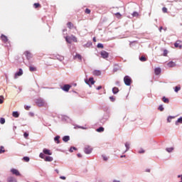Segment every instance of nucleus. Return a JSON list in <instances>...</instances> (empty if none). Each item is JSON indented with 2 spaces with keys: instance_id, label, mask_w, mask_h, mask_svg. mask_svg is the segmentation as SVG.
I'll list each match as a JSON object with an SVG mask.
<instances>
[{
  "instance_id": "obj_24",
  "label": "nucleus",
  "mask_w": 182,
  "mask_h": 182,
  "mask_svg": "<svg viewBox=\"0 0 182 182\" xmlns=\"http://www.w3.org/2000/svg\"><path fill=\"white\" fill-rule=\"evenodd\" d=\"M29 70H30V72H36V68L33 67V66H30Z\"/></svg>"
},
{
  "instance_id": "obj_50",
  "label": "nucleus",
  "mask_w": 182,
  "mask_h": 182,
  "mask_svg": "<svg viewBox=\"0 0 182 182\" xmlns=\"http://www.w3.org/2000/svg\"><path fill=\"white\" fill-rule=\"evenodd\" d=\"M73 150L77 151V148H76V147H70V152H73Z\"/></svg>"
},
{
  "instance_id": "obj_39",
  "label": "nucleus",
  "mask_w": 182,
  "mask_h": 182,
  "mask_svg": "<svg viewBox=\"0 0 182 182\" xmlns=\"http://www.w3.org/2000/svg\"><path fill=\"white\" fill-rule=\"evenodd\" d=\"M104 131V128L103 127H100L98 129H97V132H102Z\"/></svg>"
},
{
  "instance_id": "obj_58",
  "label": "nucleus",
  "mask_w": 182,
  "mask_h": 182,
  "mask_svg": "<svg viewBox=\"0 0 182 182\" xmlns=\"http://www.w3.org/2000/svg\"><path fill=\"white\" fill-rule=\"evenodd\" d=\"M139 154H144V149H141L140 151H139Z\"/></svg>"
},
{
  "instance_id": "obj_3",
  "label": "nucleus",
  "mask_w": 182,
  "mask_h": 182,
  "mask_svg": "<svg viewBox=\"0 0 182 182\" xmlns=\"http://www.w3.org/2000/svg\"><path fill=\"white\" fill-rule=\"evenodd\" d=\"M36 104L39 107H42V106H45V100H43L42 98H38V99L36 100Z\"/></svg>"
},
{
  "instance_id": "obj_54",
  "label": "nucleus",
  "mask_w": 182,
  "mask_h": 182,
  "mask_svg": "<svg viewBox=\"0 0 182 182\" xmlns=\"http://www.w3.org/2000/svg\"><path fill=\"white\" fill-rule=\"evenodd\" d=\"M12 114H19V112H18V111H14Z\"/></svg>"
},
{
  "instance_id": "obj_33",
  "label": "nucleus",
  "mask_w": 182,
  "mask_h": 182,
  "mask_svg": "<svg viewBox=\"0 0 182 182\" xmlns=\"http://www.w3.org/2000/svg\"><path fill=\"white\" fill-rule=\"evenodd\" d=\"M23 161H26V162H29V161H30V158L28 157V156H24V157L23 158Z\"/></svg>"
},
{
  "instance_id": "obj_62",
  "label": "nucleus",
  "mask_w": 182,
  "mask_h": 182,
  "mask_svg": "<svg viewBox=\"0 0 182 182\" xmlns=\"http://www.w3.org/2000/svg\"><path fill=\"white\" fill-rule=\"evenodd\" d=\"M178 178H181V181L180 182H182V175H178Z\"/></svg>"
},
{
  "instance_id": "obj_32",
  "label": "nucleus",
  "mask_w": 182,
  "mask_h": 182,
  "mask_svg": "<svg viewBox=\"0 0 182 182\" xmlns=\"http://www.w3.org/2000/svg\"><path fill=\"white\" fill-rule=\"evenodd\" d=\"M71 41L73 42H77V38H76L75 36H71Z\"/></svg>"
},
{
  "instance_id": "obj_55",
  "label": "nucleus",
  "mask_w": 182,
  "mask_h": 182,
  "mask_svg": "<svg viewBox=\"0 0 182 182\" xmlns=\"http://www.w3.org/2000/svg\"><path fill=\"white\" fill-rule=\"evenodd\" d=\"M115 84L117 86H120V81H116Z\"/></svg>"
},
{
  "instance_id": "obj_19",
  "label": "nucleus",
  "mask_w": 182,
  "mask_h": 182,
  "mask_svg": "<svg viewBox=\"0 0 182 182\" xmlns=\"http://www.w3.org/2000/svg\"><path fill=\"white\" fill-rule=\"evenodd\" d=\"M92 45V41H87V43L83 45V48H90Z\"/></svg>"
},
{
  "instance_id": "obj_10",
  "label": "nucleus",
  "mask_w": 182,
  "mask_h": 182,
  "mask_svg": "<svg viewBox=\"0 0 182 182\" xmlns=\"http://www.w3.org/2000/svg\"><path fill=\"white\" fill-rule=\"evenodd\" d=\"M181 41H176V42L174 43L175 48H179V49H181L182 46H181Z\"/></svg>"
},
{
  "instance_id": "obj_17",
  "label": "nucleus",
  "mask_w": 182,
  "mask_h": 182,
  "mask_svg": "<svg viewBox=\"0 0 182 182\" xmlns=\"http://www.w3.org/2000/svg\"><path fill=\"white\" fill-rule=\"evenodd\" d=\"M167 65L168 66V68H174V66H176V63L170 61L167 63Z\"/></svg>"
},
{
  "instance_id": "obj_35",
  "label": "nucleus",
  "mask_w": 182,
  "mask_h": 182,
  "mask_svg": "<svg viewBox=\"0 0 182 182\" xmlns=\"http://www.w3.org/2000/svg\"><path fill=\"white\" fill-rule=\"evenodd\" d=\"M158 110H160V112H163L164 110V107H163L162 105H159L158 107Z\"/></svg>"
},
{
  "instance_id": "obj_4",
  "label": "nucleus",
  "mask_w": 182,
  "mask_h": 182,
  "mask_svg": "<svg viewBox=\"0 0 182 182\" xmlns=\"http://www.w3.org/2000/svg\"><path fill=\"white\" fill-rule=\"evenodd\" d=\"M23 75V70L22 68H19L18 71L16 72L14 75V79H18L19 76H22Z\"/></svg>"
},
{
  "instance_id": "obj_64",
  "label": "nucleus",
  "mask_w": 182,
  "mask_h": 182,
  "mask_svg": "<svg viewBox=\"0 0 182 182\" xmlns=\"http://www.w3.org/2000/svg\"><path fill=\"white\" fill-rule=\"evenodd\" d=\"M92 41H93V42H96V37H94Z\"/></svg>"
},
{
  "instance_id": "obj_38",
  "label": "nucleus",
  "mask_w": 182,
  "mask_h": 182,
  "mask_svg": "<svg viewBox=\"0 0 182 182\" xmlns=\"http://www.w3.org/2000/svg\"><path fill=\"white\" fill-rule=\"evenodd\" d=\"M75 58H77L80 60H82V55L80 54H76Z\"/></svg>"
},
{
  "instance_id": "obj_34",
  "label": "nucleus",
  "mask_w": 182,
  "mask_h": 182,
  "mask_svg": "<svg viewBox=\"0 0 182 182\" xmlns=\"http://www.w3.org/2000/svg\"><path fill=\"white\" fill-rule=\"evenodd\" d=\"M5 123H6L5 118H3V117L0 118V124H4Z\"/></svg>"
},
{
  "instance_id": "obj_53",
  "label": "nucleus",
  "mask_w": 182,
  "mask_h": 182,
  "mask_svg": "<svg viewBox=\"0 0 182 182\" xmlns=\"http://www.w3.org/2000/svg\"><path fill=\"white\" fill-rule=\"evenodd\" d=\"M85 14H90V9H85Z\"/></svg>"
},
{
  "instance_id": "obj_41",
  "label": "nucleus",
  "mask_w": 182,
  "mask_h": 182,
  "mask_svg": "<svg viewBox=\"0 0 182 182\" xmlns=\"http://www.w3.org/2000/svg\"><path fill=\"white\" fill-rule=\"evenodd\" d=\"M117 70H119V68H117V67H114V68H113V73H116V72H117Z\"/></svg>"
},
{
  "instance_id": "obj_9",
  "label": "nucleus",
  "mask_w": 182,
  "mask_h": 182,
  "mask_svg": "<svg viewBox=\"0 0 182 182\" xmlns=\"http://www.w3.org/2000/svg\"><path fill=\"white\" fill-rule=\"evenodd\" d=\"M93 75L94 76H101L102 75V71L99 70H95L93 71Z\"/></svg>"
},
{
  "instance_id": "obj_25",
  "label": "nucleus",
  "mask_w": 182,
  "mask_h": 182,
  "mask_svg": "<svg viewBox=\"0 0 182 182\" xmlns=\"http://www.w3.org/2000/svg\"><path fill=\"white\" fill-rule=\"evenodd\" d=\"M8 182H17V181H16V179H15L14 178L10 177V178H9V179H8Z\"/></svg>"
},
{
  "instance_id": "obj_21",
  "label": "nucleus",
  "mask_w": 182,
  "mask_h": 182,
  "mask_svg": "<svg viewBox=\"0 0 182 182\" xmlns=\"http://www.w3.org/2000/svg\"><path fill=\"white\" fill-rule=\"evenodd\" d=\"M179 90H181V87H180V85H177L174 87V92L176 93H178Z\"/></svg>"
},
{
  "instance_id": "obj_37",
  "label": "nucleus",
  "mask_w": 182,
  "mask_h": 182,
  "mask_svg": "<svg viewBox=\"0 0 182 182\" xmlns=\"http://www.w3.org/2000/svg\"><path fill=\"white\" fill-rule=\"evenodd\" d=\"M33 6H34V8H36V9L39 8V6H41V4H39V3H35V4H33Z\"/></svg>"
},
{
  "instance_id": "obj_14",
  "label": "nucleus",
  "mask_w": 182,
  "mask_h": 182,
  "mask_svg": "<svg viewBox=\"0 0 182 182\" xmlns=\"http://www.w3.org/2000/svg\"><path fill=\"white\" fill-rule=\"evenodd\" d=\"M1 41H3V42H4L5 43L8 42V37L6 36L1 34Z\"/></svg>"
},
{
  "instance_id": "obj_36",
  "label": "nucleus",
  "mask_w": 182,
  "mask_h": 182,
  "mask_svg": "<svg viewBox=\"0 0 182 182\" xmlns=\"http://www.w3.org/2000/svg\"><path fill=\"white\" fill-rule=\"evenodd\" d=\"M5 148L4 146L0 147V154L5 153Z\"/></svg>"
},
{
  "instance_id": "obj_5",
  "label": "nucleus",
  "mask_w": 182,
  "mask_h": 182,
  "mask_svg": "<svg viewBox=\"0 0 182 182\" xmlns=\"http://www.w3.org/2000/svg\"><path fill=\"white\" fill-rule=\"evenodd\" d=\"M70 87H72V85L65 84L63 87H61V89L63 90V92H69V90H70Z\"/></svg>"
},
{
  "instance_id": "obj_8",
  "label": "nucleus",
  "mask_w": 182,
  "mask_h": 182,
  "mask_svg": "<svg viewBox=\"0 0 182 182\" xmlns=\"http://www.w3.org/2000/svg\"><path fill=\"white\" fill-rule=\"evenodd\" d=\"M43 151L44 155H48V156H52L53 155V152L48 149H43Z\"/></svg>"
},
{
  "instance_id": "obj_15",
  "label": "nucleus",
  "mask_w": 182,
  "mask_h": 182,
  "mask_svg": "<svg viewBox=\"0 0 182 182\" xmlns=\"http://www.w3.org/2000/svg\"><path fill=\"white\" fill-rule=\"evenodd\" d=\"M119 92V90L118 87H114L112 88V93H113V95H117Z\"/></svg>"
},
{
  "instance_id": "obj_57",
  "label": "nucleus",
  "mask_w": 182,
  "mask_h": 182,
  "mask_svg": "<svg viewBox=\"0 0 182 182\" xmlns=\"http://www.w3.org/2000/svg\"><path fill=\"white\" fill-rule=\"evenodd\" d=\"M102 157H103V160H104L105 161H107L108 160L107 157H106V156H102Z\"/></svg>"
},
{
  "instance_id": "obj_22",
  "label": "nucleus",
  "mask_w": 182,
  "mask_h": 182,
  "mask_svg": "<svg viewBox=\"0 0 182 182\" xmlns=\"http://www.w3.org/2000/svg\"><path fill=\"white\" fill-rule=\"evenodd\" d=\"M162 101L164 102V103H166V104L170 103V100H168V98L166 97H162Z\"/></svg>"
},
{
  "instance_id": "obj_6",
  "label": "nucleus",
  "mask_w": 182,
  "mask_h": 182,
  "mask_svg": "<svg viewBox=\"0 0 182 182\" xmlns=\"http://www.w3.org/2000/svg\"><path fill=\"white\" fill-rule=\"evenodd\" d=\"M95 82V79L93 78V77H90L88 80H85V83L87 85H88V86H90L91 85H93Z\"/></svg>"
},
{
  "instance_id": "obj_44",
  "label": "nucleus",
  "mask_w": 182,
  "mask_h": 182,
  "mask_svg": "<svg viewBox=\"0 0 182 182\" xmlns=\"http://www.w3.org/2000/svg\"><path fill=\"white\" fill-rule=\"evenodd\" d=\"M166 151H167L168 152L171 153V151H173V148H167V149H166Z\"/></svg>"
},
{
  "instance_id": "obj_29",
  "label": "nucleus",
  "mask_w": 182,
  "mask_h": 182,
  "mask_svg": "<svg viewBox=\"0 0 182 182\" xmlns=\"http://www.w3.org/2000/svg\"><path fill=\"white\" fill-rule=\"evenodd\" d=\"M60 136H56L55 137V141H56V143L58 144H60Z\"/></svg>"
},
{
  "instance_id": "obj_52",
  "label": "nucleus",
  "mask_w": 182,
  "mask_h": 182,
  "mask_svg": "<svg viewBox=\"0 0 182 182\" xmlns=\"http://www.w3.org/2000/svg\"><path fill=\"white\" fill-rule=\"evenodd\" d=\"M174 117H168V122H171V119H173Z\"/></svg>"
},
{
  "instance_id": "obj_45",
  "label": "nucleus",
  "mask_w": 182,
  "mask_h": 182,
  "mask_svg": "<svg viewBox=\"0 0 182 182\" xmlns=\"http://www.w3.org/2000/svg\"><path fill=\"white\" fill-rule=\"evenodd\" d=\"M176 123L182 124V117L177 119Z\"/></svg>"
},
{
  "instance_id": "obj_63",
  "label": "nucleus",
  "mask_w": 182,
  "mask_h": 182,
  "mask_svg": "<svg viewBox=\"0 0 182 182\" xmlns=\"http://www.w3.org/2000/svg\"><path fill=\"white\" fill-rule=\"evenodd\" d=\"M161 31H163V26H161V27L159 28V31L161 32Z\"/></svg>"
},
{
  "instance_id": "obj_30",
  "label": "nucleus",
  "mask_w": 182,
  "mask_h": 182,
  "mask_svg": "<svg viewBox=\"0 0 182 182\" xmlns=\"http://www.w3.org/2000/svg\"><path fill=\"white\" fill-rule=\"evenodd\" d=\"M139 60H141V62H146V60H147V58H146V57L144 56H141L139 57Z\"/></svg>"
},
{
  "instance_id": "obj_56",
  "label": "nucleus",
  "mask_w": 182,
  "mask_h": 182,
  "mask_svg": "<svg viewBox=\"0 0 182 182\" xmlns=\"http://www.w3.org/2000/svg\"><path fill=\"white\" fill-rule=\"evenodd\" d=\"M17 92L18 93H21V92H22V87H19L18 90Z\"/></svg>"
},
{
  "instance_id": "obj_11",
  "label": "nucleus",
  "mask_w": 182,
  "mask_h": 182,
  "mask_svg": "<svg viewBox=\"0 0 182 182\" xmlns=\"http://www.w3.org/2000/svg\"><path fill=\"white\" fill-rule=\"evenodd\" d=\"M11 172L13 173V174L16 175V176H20V173H19L18 170H17V169H11Z\"/></svg>"
},
{
  "instance_id": "obj_49",
  "label": "nucleus",
  "mask_w": 182,
  "mask_h": 182,
  "mask_svg": "<svg viewBox=\"0 0 182 182\" xmlns=\"http://www.w3.org/2000/svg\"><path fill=\"white\" fill-rule=\"evenodd\" d=\"M162 11L164 12V14H166V12H167V8L163 7V8H162Z\"/></svg>"
},
{
  "instance_id": "obj_23",
  "label": "nucleus",
  "mask_w": 182,
  "mask_h": 182,
  "mask_svg": "<svg viewBox=\"0 0 182 182\" xmlns=\"http://www.w3.org/2000/svg\"><path fill=\"white\" fill-rule=\"evenodd\" d=\"M70 137H69V136H65L63 138V141H64V142H67V141H70Z\"/></svg>"
},
{
  "instance_id": "obj_7",
  "label": "nucleus",
  "mask_w": 182,
  "mask_h": 182,
  "mask_svg": "<svg viewBox=\"0 0 182 182\" xmlns=\"http://www.w3.org/2000/svg\"><path fill=\"white\" fill-rule=\"evenodd\" d=\"M100 55L103 59H107V58H109V53L106 50L101 51Z\"/></svg>"
},
{
  "instance_id": "obj_61",
  "label": "nucleus",
  "mask_w": 182,
  "mask_h": 182,
  "mask_svg": "<svg viewBox=\"0 0 182 182\" xmlns=\"http://www.w3.org/2000/svg\"><path fill=\"white\" fill-rule=\"evenodd\" d=\"M60 178H61L62 180H65V179H66V177H65V176H60Z\"/></svg>"
},
{
  "instance_id": "obj_59",
  "label": "nucleus",
  "mask_w": 182,
  "mask_h": 182,
  "mask_svg": "<svg viewBox=\"0 0 182 182\" xmlns=\"http://www.w3.org/2000/svg\"><path fill=\"white\" fill-rule=\"evenodd\" d=\"M102 89V85H100L97 87V90H100Z\"/></svg>"
},
{
  "instance_id": "obj_28",
  "label": "nucleus",
  "mask_w": 182,
  "mask_h": 182,
  "mask_svg": "<svg viewBox=\"0 0 182 182\" xmlns=\"http://www.w3.org/2000/svg\"><path fill=\"white\" fill-rule=\"evenodd\" d=\"M132 17H133V18H136V17L139 16V13H138L137 11H134V12L132 14Z\"/></svg>"
},
{
  "instance_id": "obj_40",
  "label": "nucleus",
  "mask_w": 182,
  "mask_h": 182,
  "mask_svg": "<svg viewBox=\"0 0 182 182\" xmlns=\"http://www.w3.org/2000/svg\"><path fill=\"white\" fill-rule=\"evenodd\" d=\"M109 100L111 102H116V98L114 96L109 97Z\"/></svg>"
},
{
  "instance_id": "obj_48",
  "label": "nucleus",
  "mask_w": 182,
  "mask_h": 182,
  "mask_svg": "<svg viewBox=\"0 0 182 182\" xmlns=\"http://www.w3.org/2000/svg\"><path fill=\"white\" fill-rule=\"evenodd\" d=\"M167 53H168V51L166 49H165L164 50V56H167Z\"/></svg>"
},
{
  "instance_id": "obj_47",
  "label": "nucleus",
  "mask_w": 182,
  "mask_h": 182,
  "mask_svg": "<svg viewBox=\"0 0 182 182\" xmlns=\"http://www.w3.org/2000/svg\"><path fill=\"white\" fill-rule=\"evenodd\" d=\"M125 146H126V148H127V151H129L130 144L129 143H126Z\"/></svg>"
},
{
  "instance_id": "obj_26",
  "label": "nucleus",
  "mask_w": 182,
  "mask_h": 182,
  "mask_svg": "<svg viewBox=\"0 0 182 182\" xmlns=\"http://www.w3.org/2000/svg\"><path fill=\"white\" fill-rule=\"evenodd\" d=\"M97 48H98V49H103V48H105V46H103L102 43H99L97 45Z\"/></svg>"
},
{
  "instance_id": "obj_20",
  "label": "nucleus",
  "mask_w": 182,
  "mask_h": 182,
  "mask_svg": "<svg viewBox=\"0 0 182 182\" xmlns=\"http://www.w3.org/2000/svg\"><path fill=\"white\" fill-rule=\"evenodd\" d=\"M65 41L67 43H72V37L70 36H66Z\"/></svg>"
},
{
  "instance_id": "obj_2",
  "label": "nucleus",
  "mask_w": 182,
  "mask_h": 182,
  "mask_svg": "<svg viewBox=\"0 0 182 182\" xmlns=\"http://www.w3.org/2000/svg\"><path fill=\"white\" fill-rule=\"evenodd\" d=\"M39 157L41 159H44L45 161H49V162L53 161V157H51V156H46L43 153L40 154Z\"/></svg>"
},
{
  "instance_id": "obj_27",
  "label": "nucleus",
  "mask_w": 182,
  "mask_h": 182,
  "mask_svg": "<svg viewBox=\"0 0 182 182\" xmlns=\"http://www.w3.org/2000/svg\"><path fill=\"white\" fill-rule=\"evenodd\" d=\"M67 26L69 28V29H72V28H73V23H72V22H68L67 23Z\"/></svg>"
},
{
  "instance_id": "obj_13",
  "label": "nucleus",
  "mask_w": 182,
  "mask_h": 182,
  "mask_svg": "<svg viewBox=\"0 0 182 182\" xmlns=\"http://www.w3.org/2000/svg\"><path fill=\"white\" fill-rule=\"evenodd\" d=\"M85 152L86 154H90L92 152V148H90V146H86L85 148Z\"/></svg>"
},
{
  "instance_id": "obj_60",
  "label": "nucleus",
  "mask_w": 182,
  "mask_h": 182,
  "mask_svg": "<svg viewBox=\"0 0 182 182\" xmlns=\"http://www.w3.org/2000/svg\"><path fill=\"white\" fill-rule=\"evenodd\" d=\"M15 118H18L19 117V114H14L13 115Z\"/></svg>"
},
{
  "instance_id": "obj_31",
  "label": "nucleus",
  "mask_w": 182,
  "mask_h": 182,
  "mask_svg": "<svg viewBox=\"0 0 182 182\" xmlns=\"http://www.w3.org/2000/svg\"><path fill=\"white\" fill-rule=\"evenodd\" d=\"M4 100H5V97H4V95H0V105H2V103H4Z\"/></svg>"
},
{
  "instance_id": "obj_42",
  "label": "nucleus",
  "mask_w": 182,
  "mask_h": 182,
  "mask_svg": "<svg viewBox=\"0 0 182 182\" xmlns=\"http://www.w3.org/2000/svg\"><path fill=\"white\" fill-rule=\"evenodd\" d=\"M115 15H116L117 18H122V14H120L119 12L116 13Z\"/></svg>"
},
{
  "instance_id": "obj_12",
  "label": "nucleus",
  "mask_w": 182,
  "mask_h": 182,
  "mask_svg": "<svg viewBox=\"0 0 182 182\" xmlns=\"http://www.w3.org/2000/svg\"><path fill=\"white\" fill-rule=\"evenodd\" d=\"M154 73H155V75H160V73H161V68H156L154 69Z\"/></svg>"
},
{
  "instance_id": "obj_43",
  "label": "nucleus",
  "mask_w": 182,
  "mask_h": 182,
  "mask_svg": "<svg viewBox=\"0 0 182 182\" xmlns=\"http://www.w3.org/2000/svg\"><path fill=\"white\" fill-rule=\"evenodd\" d=\"M76 128L81 129H83V130L87 129V127H80V126H77Z\"/></svg>"
},
{
  "instance_id": "obj_18",
  "label": "nucleus",
  "mask_w": 182,
  "mask_h": 182,
  "mask_svg": "<svg viewBox=\"0 0 182 182\" xmlns=\"http://www.w3.org/2000/svg\"><path fill=\"white\" fill-rule=\"evenodd\" d=\"M25 55H26V57L28 59V60H29V59H31V58H32V55L29 51H26Z\"/></svg>"
},
{
  "instance_id": "obj_16",
  "label": "nucleus",
  "mask_w": 182,
  "mask_h": 182,
  "mask_svg": "<svg viewBox=\"0 0 182 182\" xmlns=\"http://www.w3.org/2000/svg\"><path fill=\"white\" fill-rule=\"evenodd\" d=\"M55 58L56 59H58V60H60V62L65 60V57H63V55H57Z\"/></svg>"
},
{
  "instance_id": "obj_46",
  "label": "nucleus",
  "mask_w": 182,
  "mask_h": 182,
  "mask_svg": "<svg viewBox=\"0 0 182 182\" xmlns=\"http://www.w3.org/2000/svg\"><path fill=\"white\" fill-rule=\"evenodd\" d=\"M24 109L26 110H29V109H31V106H29V105H24Z\"/></svg>"
},
{
  "instance_id": "obj_51",
  "label": "nucleus",
  "mask_w": 182,
  "mask_h": 182,
  "mask_svg": "<svg viewBox=\"0 0 182 182\" xmlns=\"http://www.w3.org/2000/svg\"><path fill=\"white\" fill-rule=\"evenodd\" d=\"M28 136H29V134H28L27 132H24V133H23V136H24V138L26 139Z\"/></svg>"
},
{
  "instance_id": "obj_1",
  "label": "nucleus",
  "mask_w": 182,
  "mask_h": 182,
  "mask_svg": "<svg viewBox=\"0 0 182 182\" xmlns=\"http://www.w3.org/2000/svg\"><path fill=\"white\" fill-rule=\"evenodd\" d=\"M124 82L126 86H130L132 85V77L129 75H125L124 77Z\"/></svg>"
}]
</instances>
